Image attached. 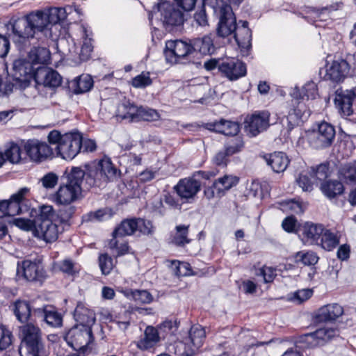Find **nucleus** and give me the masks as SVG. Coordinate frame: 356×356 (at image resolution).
<instances>
[{
	"instance_id": "f257e3e1",
	"label": "nucleus",
	"mask_w": 356,
	"mask_h": 356,
	"mask_svg": "<svg viewBox=\"0 0 356 356\" xmlns=\"http://www.w3.org/2000/svg\"><path fill=\"white\" fill-rule=\"evenodd\" d=\"M6 27L8 31L12 30V38L16 42L33 38L40 33L47 35L50 31L42 10L31 12L23 17L12 18Z\"/></svg>"
},
{
	"instance_id": "f03ea898",
	"label": "nucleus",
	"mask_w": 356,
	"mask_h": 356,
	"mask_svg": "<svg viewBox=\"0 0 356 356\" xmlns=\"http://www.w3.org/2000/svg\"><path fill=\"white\" fill-rule=\"evenodd\" d=\"M51 54L45 47H33L26 58H21L13 63V76L17 84L26 88L33 79L34 73L43 69L42 65L49 61Z\"/></svg>"
},
{
	"instance_id": "7ed1b4c3",
	"label": "nucleus",
	"mask_w": 356,
	"mask_h": 356,
	"mask_svg": "<svg viewBox=\"0 0 356 356\" xmlns=\"http://www.w3.org/2000/svg\"><path fill=\"white\" fill-rule=\"evenodd\" d=\"M84 177L85 172L81 168H72L67 182L60 185L54 195V202L60 205H68L76 201L81 193Z\"/></svg>"
},
{
	"instance_id": "20e7f679",
	"label": "nucleus",
	"mask_w": 356,
	"mask_h": 356,
	"mask_svg": "<svg viewBox=\"0 0 356 356\" xmlns=\"http://www.w3.org/2000/svg\"><path fill=\"white\" fill-rule=\"evenodd\" d=\"M19 334L22 337L19 350L21 356H47L38 326L33 323L24 325L19 328Z\"/></svg>"
},
{
	"instance_id": "39448f33",
	"label": "nucleus",
	"mask_w": 356,
	"mask_h": 356,
	"mask_svg": "<svg viewBox=\"0 0 356 356\" xmlns=\"http://www.w3.org/2000/svg\"><path fill=\"white\" fill-rule=\"evenodd\" d=\"M206 334L200 325L191 327L188 334L168 346V350L179 356H193L202 346Z\"/></svg>"
},
{
	"instance_id": "423d86ee",
	"label": "nucleus",
	"mask_w": 356,
	"mask_h": 356,
	"mask_svg": "<svg viewBox=\"0 0 356 356\" xmlns=\"http://www.w3.org/2000/svg\"><path fill=\"white\" fill-rule=\"evenodd\" d=\"M118 176V169L108 157H104L85 172L84 185L86 188L101 186Z\"/></svg>"
},
{
	"instance_id": "0eeeda50",
	"label": "nucleus",
	"mask_w": 356,
	"mask_h": 356,
	"mask_svg": "<svg viewBox=\"0 0 356 356\" xmlns=\"http://www.w3.org/2000/svg\"><path fill=\"white\" fill-rule=\"evenodd\" d=\"M204 3L213 9L219 19L218 35L222 38L232 35L237 24L230 5L224 0H204Z\"/></svg>"
},
{
	"instance_id": "6e6552de",
	"label": "nucleus",
	"mask_w": 356,
	"mask_h": 356,
	"mask_svg": "<svg viewBox=\"0 0 356 356\" xmlns=\"http://www.w3.org/2000/svg\"><path fill=\"white\" fill-rule=\"evenodd\" d=\"M136 231H137L136 219L123 220L113 232V238L108 243V247L113 253L118 257L127 253L129 246L124 236L132 235Z\"/></svg>"
},
{
	"instance_id": "1a4fd4ad",
	"label": "nucleus",
	"mask_w": 356,
	"mask_h": 356,
	"mask_svg": "<svg viewBox=\"0 0 356 356\" xmlns=\"http://www.w3.org/2000/svg\"><path fill=\"white\" fill-rule=\"evenodd\" d=\"M216 174L214 171H199L192 177L181 179L175 186V189L181 199L192 200L200 191L201 187L200 181L195 177L198 176L205 179H209L211 177H215Z\"/></svg>"
},
{
	"instance_id": "9d476101",
	"label": "nucleus",
	"mask_w": 356,
	"mask_h": 356,
	"mask_svg": "<svg viewBox=\"0 0 356 356\" xmlns=\"http://www.w3.org/2000/svg\"><path fill=\"white\" fill-rule=\"evenodd\" d=\"M65 340L75 350L84 353L93 341L92 329L76 325L66 332Z\"/></svg>"
},
{
	"instance_id": "9b49d317",
	"label": "nucleus",
	"mask_w": 356,
	"mask_h": 356,
	"mask_svg": "<svg viewBox=\"0 0 356 356\" xmlns=\"http://www.w3.org/2000/svg\"><path fill=\"white\" fill-rule=\"evenodd\" d=\"M177 5L170 3L168 1H162L154 8L152 16H149V20L152 19L153 15L156 17H161V20L163 24L171 26H179L184 22V14L177 8Z\"/></svg>"
},
{
	"instance_id": "f8f14e48",
	"label": "nucleus",
	"mask_w": 356,
	"mask_h": 356,
	"mask_svg": "<svg viewBox=\"0 0 356 356\" xmlns=\"http://www.w3.org/2000/svg\"><path fill=\"white\" fill-rule=\"evenodd\" d=\"M29 192V188L23 187L13 194L9 200L0 201V217L14 216L23 213V202Z\"/></svg>"
},
{
	"instance_id": "ddd939ff",
	"label": "nucleus",
	"mask_w": 356,
	"mask_h": 356,
	"mask_svg": "<svg viewBox=\"0 0 356 356\" xmlns=\"http://www.w3.org/2000/svg\"><path fill=\"white\" fill-rule=\"evenodd\" d=\"M23 149L32 162L40 163L53 156L52 148L46 143L36 139L24 143Z\"/></svg>"
},
{
	"instance_id": "4468645a",
	"label": "nucleus",
	"mask_w": 356,
	"mask_h": 356,
	"mask_svg": "<svg viewBox=\"0 0 356 356\" xmlns=\"http://www.w3.org/2000/svg\"><path fill=\"white\" fill-rule=\"evenodd\" d=\"M81 135L78 132L63 134V140L56 146L57 154L65 160L73 159L81 151Z\"/></svg>"
},
{
	"instance_id": "2eb2a0df",
	"label": "nucleus",
	"mask_w": 356,
	"mask_h": 356,
	"mask_svg": "<svg viewBox=\"0 0 356 356\" xmlns=\"http://www.w3.org/2000/svg\"><path fill=\"white\" fill-rule=\"evenodd\" d=\"M17 277L29 282L40 281L44 277V267L39 259L17 263Z\"/></svg>"
},
{
	"instance_id": "dca6fc26",
	"label": "nucleus",
	"mask_w": 356,
	"mask_h": 356,
	"mask_svg": "<svg viewBox=\"0 0 356 356\" xmlns=\"http://www.w3.org/2000/svg\"><path fill=\"white\" fill-rule=\"evenodd\" d=\"M335 136V130L330 124L322 122L309 137L310 145L316 149L329 146Z\"/></svg>"
},
{
	"instance_id": "f3484780",
	"label": "nucleus",
	"mask_w": 356,
	"mask_h": 356,
	"mask_svg": "<svg viewBox=\"0 0 356 356\" xmlns=\"http://www.w3.org/2000/svg\"><path fill=\"white\" fill-rule=\"evenodd\" d=\"M270 113L267 111H256L245 119V131L251 137H254L266 130L270 126Z\"/></svg>"
},
{
	"instance_id": "a211bd4d",
	"label": "nucleus",
	"mask_w": 356,
	"mask_h": 356,
	"mask_svg": "<svg viewBox=\"0 0 356 356\" xmlns=\"http://www.w3.org/2000/svg\"><path fill=\"white\" fill-rule=\"evenodd\" d=\"M192 52V46L182 40H169L165 43L164 55L165 60L170 64L179 62L181 58Z\"/></svg>"
},
{
	"instance_id": "6ab92c4d",
	"label": "nucleus",
	"mask_w": 356,
	"mask_h": 356,
	"mask_svg": "<svg viewBox=\"0 0 356 356\" xmlns=\"http://www.w3.org/2000/svg\"><path fill=\"white\" fill-rule=\"evenodd\" d=\"M67 222H49L35 224L33 235L47 243L57 240L59 234L63 232V225Z\"/></svg>"
},
{
	"instance_id": "aec40b11",
	"label": "nucleus",
	"mask_w": 356,
	"mask_h": 356,
	"mask_svg": "<svg viewBox=\"0 0 356 356\" xmlns=\"http://www.w3.org/2000/svg\"><path fill=\"white\" fill-rule=\"evenodd\" d=\"M219 71L229 80L235 81L246 74L245 65L234 58L222 59Z\"/></svg>"
},
{
	"instance_id": "412c9836",
	"label": "nucleus",
	"mask_w": 356,
	"mask_h": 356,
	"mask_svg": "<svg viewBox=\"0 0 356 356\" xmlns=\"http://www.w3.org/2000/svg\"><path fill=\"white\" fill-rule=\"evenodd\" d=\"M356 97V90L337 89L334 99V104L339 112L343 116H350L353 114V102Z\"/></svg>"
},
{
	"instance_id": "4be33fe9",
	"label": "nucleus",
	"mask_w": 356,
	"mask_h": 356,
	"mask_svg": "<svg viewBox=\"0 0 356 356\" xmlns=\"http://www.w3.org/2000/svg\"><path fill=\"white\" fill-rule=\"evenodd\" d=\"M348 63L343 59H338L327 63L325 66L324 79L332 82L339 83L344 80L349 72Z\"/></svg>"
},
{
	"instance_id": "5701e85b",
	"label": "nucleus",
	"mask_w": 356,
	"mask_h": 356,
	"mask_svg": "<svg viewBox=\"0 0 356 356\" xmlns=\"http://www.w3.org/2000/svg\"><path fill=\"white\" fill-rule=\"evenodd\" d=\"M238 181L237 177L226 175L216 180L211 186L205 188L204 194L208 200L215 197L216 194L220 195L226 191L229 190L236 186Z\"/></svg>"
},
{
	"instance_id": "b1692460",
	"label": "nucleus",
	"mask_w": 356,
	"mask_h": 356,
	"mask_svg": "<svg viewBox=\"0 0 356 356\" xmlns=\"http://www.w3.org/2000/svg\"><path fill=\"white\" fill-rule=\"evenodd\" d=\"M324 227L321 224L305 222L299 227V237L304 243L318 244Z\"/></svg>"
},
{
	"instance_id": "393cba45",
	"label": "nucleus",
	"mask_w": 356,
	"mask_h": 356,
	"mask_svg": "<svg viewBox=\"0 0 356 356\" xmlns=\"http://www.w3.org/2000/svg\"><path fill=\"white\" fill-rule=\"evenodd\" d=\"M339 335V330L332 327H322L304 336V341L311 347L321 345Z\"/></svg>"
},
{
	"instance_id": "a878e982",
	"label": "nucleus",
	"mask_w": 356,
	"mask_h": 356,
	"mask_svg": "<svg viewBox=\"0 0 356 356\" xmlns=\"http://www.w3.org/2000/svg\"><path fill=\"white\" fill-rule=\"evenodd\" d=\"M33 79L38 84L49 88H56L61 83L60 74L56 71L47 67L39 69V71H36L34 73Z\"/></svg>"
},
{
	"instance_id": "bb28decb",
	"label": "nucleus",
	"mask_w": 356,
	"mask_h": 356,
	"mask_svg": "<svg viewBox=\"0 0 356 356\" xmlns=\"http://www.w3.org/2000/svg\"><path fill=\"white\" fill-rule=\"evenodd\" d=\"M35 222L36 224L41 222H67L68 218H64L60 216L55 211L54 207L51 205L43 204L40 206L37 210H35Z\"/></svg>"
},
{
	"instance_id": "cd10ccee",
	"label": "nucleus",
	"mask_w": 356,
	"mask_h": 356,
	"mask_svg": "<svg viewBox=\"0 0 356 356\" xmlns=\"http://www.w3.org/2000/svg\"><path fill=\"white\" fill-rule=\"evenodd\" d=\"M74 316L78 323L76 325H81L91 329L96 321L94 311L82 303L77 305Z\"/></svg>"
},
{
	"instance_id": "c85d7f7f",
	"label": "nucleus",
	"mask_w": 356,
	"mask_h": 356,
	"mask_svg": "<svg viewBox=\"0 0 356 356\" xmlns=\"http://www.w3.org/2000/svg\"><path fill=\"white\" fill-rule=\"evenodd\" d=\"M138 106L123 97L117 105L115 116L118 119L133 122L136 120Z\"/></svg>"
},
{
	"instance_id": "c756f323",
	"label": "nucleus",
	"mask_w": 356,
	"mask_h": 356,
	"mask_svg": "<svg viewBox=\"0 0 356 356\" xmlns=\"http://www.w3.org/2000/svg\"><path fill=\"white\" fill-rule=\"evenodd\" d=\"M264 159H265L267 165L277 173L284 172L289 163L288 156L282 152H275L272 154L264 156Z\"/></svg>"
},
{
	"instance_id": "7c9ffc66",
	"label": "nucleus",
	"mask_w": 356,
	"mask_h": 356,
	"mask_svg": "<svg viewBox=\"0 0 356 356\" xmlns=\"http://www.w3.org/2000/svg\"><path fill=\"white\" fill-rule=\"evenodd\" d=\"M343 313V307L339 304H329L321 307L317 312V318L322 321H334Z\"/></svg>"
},
{
	"instance_id": "2f4dec72",
	"label": "nucleus",
	"mask_w": 356,
	"mask_h": 356,
	"mask_svg": "<svg viewBox=\"0 0 356 356\" xmlns=\"http://www.w3.org/2000/svg\"><path fill=\"white\" fill-rule=\"evenodd\" d=\"M232 34L238 47L247 48L250 45L251 31L246 21H240Z\"/></svg>"
},
{
	"instance_id": "473e14b6",
	"label": "nucleus",
	"mask_w": 356,
	"mask_h": 356,
	"mask_svg": "<svg viewBox=\"0 0 356 356\" xmlns=\"http://www.w3.org/2000/svg\"><path fill=\"white\" fill-rule=\"evenodd\" d=\"M159 341L157 330L148 326L144 332V336L137 342V346L140 350H147L154 346Z\"/></svg>"
},
{
	"instance_id": "72a5a7b5",
	"label": "nucleus",
	"mask_w": 356,
	"mask_h": 356,
	"mask_svg": "<svg viewBox=\"0 0 356 356\" xmlns=\"http://www.w3.org/2000/svg\"><path fill=\"white\" fill-rule=\"evenodd\" d=\"M42 10L50 29L52 25L59 23L67 17L65 8L51 7Z\"/></svg>"
},
{
	"instance_id": "f704fd0d",
	"label": "nucleus",
	"mask_w": 356,
	"mask_h": 356,
	"mask_svg": "<svg viewBox=\"0 0 356 356\" xmlns=\"http://www.w3.org/2000/svg\"><path fill=\"white\" fill-rule=\"evenodd\" d=\"M24 149H22L17 144L10 143L6 145L4 151V156L6 160L9 162L17 164L26 159V154L23 153Z\"/></svg>"
},
{
	"instance_id": "c9c22d12",
	"label": "nucleus",
	"mask_w": 356,
	"mask_h": 356,
	"mask_svg": "<svg viewBox=\"0 0 356 356\" xmlns=\"http://www.w3.org/2000/svg\"><path fill=\"white\" fill-rule=\"evenodd\" d=\"M339 243V236L337 234L324 227L318 241V244L325 250L330 251L335 248Z\"/></svg>"
},
{
	"instance_id": "e433bc0d",
	"label": "nucleus",
	"mask_w": 356,
	"mask_h": 356,
	"mask_svg": "<svg viewBox=\"0 0 356 356\" xmlns=\"http://www.w3.org/2000/svg\"><path fill=\"white\" fill-rule=\"evenodd\" d=\"M81 31L82 33L83 43L81 47L79 57L81 60H87L90 58L93 49L91 38L92 33L84 26L81 27Z\"/></svg>"
},
{
	"instance_id": "4c0bfd02",
	"label": "nucleus",
	"mask_w": 356,
	"mask_h": 356,
	"mask_svg": "<svg viewBox=\"0 0 356 356\" xmlns=\"http://www.w3.org/2000/svg\"><path fill=\"white\" fill-rule=\"evenodd\" d=\"M322 193L328 198H334L343 192V186L340 181H327L321 186Z\"/></svg>"
},
{
	"instance_id": "58836bf2",
	"label": "nucleus",
	"mask_w": 356,
	"mask_h": 356,
	"mask_svg": "<svg viewBox=\"0 0 356 356\" xmlns=\"http://www.w3.org/2000/svg\"><path fill=\"white\" fill-rule=\"evenodd\" d=\"M310 115L309 111L305 109V104L298 102L296 108L291 111L287 116L289 124L292 127L298 124Z\"/></svg>"
},
{
	"instance_id": "ea45409f",
	"label": "nucleus",
	"mask_w": 356,
	"mask_h": 356,
	"mask_svg": "<svg viewBox=\"0 0 356 356\" xmlns=\"http://www.w3.org/2000/svg\"><path fill=\"white\" fill-rule=\"evenodd\" d=\"M318 95V90L316 84L313 81H309L305 84L302 88L301 92L298 88H296L291 92V96L298 99L306 97L307 99H315Z\"/></svg>"
},
{
	"instance_id": "a19ab883",
	"label": "nucleus",
	"mask_w": 356,
	"mask_h": 356,
	"mask_svg": "<svg viewBox=\"0 0 356 356\" xmlns=\"http://www.w3.org/2000/svg\"><path fill=\"white\" fill-rule=\"evenodd\" d=\"M213 130L227 136L236 135L239 131V125L236 122L220 120L213 124Z\"/></svg>"
},
{
	"instance_id": "79ce46f5",
	"label": "nucleus",
	"mask_w": 356,
	"mask_h": 356,
	"mask_svg": "<svg viewBox=\"0 0 356 356\" xmlns=\"http://www.w3.org/2000/svg\"><path fill=\"white\" fill-rule=\"evenodd\" d=\"M192 51H198L202 54H209L213 50V43L211 35H204L193 41Z\"/></svg>"
},
{
	"instance_id": "37998d69",
	"label": "nucleus",
	"mask_w": 356,
	"mask_h": 356,
	"mask_svg": "<svg viewBox=\"0 0 356 356\" xmlns=\"http://www.w3.org/2000/svg\"><path fill=\"white\" fill-rule=\"evenodd\" d=\"M280 209L284 212L301 214L304 212L306 204L296 200H284L280 203Z\"/></svg>"
},
{
	"instance_id": "c03bdc74",
	"label": "nucleus",
	"mask_w": 356,
	"mask_h": 356,
	"mask_svg": "<svg viewBox=\"0 0 356 356\" xmlns=\"http://www.w3.org/2000/svg\"><path fill=\"white\" fill-rule=\"evenodd\" d=\"M15 314L17 320L22 323L26 322L31 316V307L28 302L18 300L15 303Z\"/></svg>"
},
{
	"instance_id": "a18cd8bd",
	"label": "nucleus",
	"mask_w": 356,
	"mask_h": 356,
	"mask_svg": "<svg viewBox=\"0 0 356 356\" xmlns=\"http://www.w3.org/2000/svg\"><path fill=\"white\" fill-rule=\"evenodd\" d=\"M339 177L346 184H356V164L343 165L339 170Z\"/></svg>"
},
{
	"instance_id": "49530a36",
	"label": "nucleus",
	"mask_w": 356,
	"mask_h": 356,
	"mask_svg": "<svg viewBox=\"0 0 356 356\" xmlns=\"http://www.w3.org/2000/svg\"><path fill=\"white\" fill-rule=\"evenodd\" d=\"M75 93H83L89 91L93 86V80L88 74L80 76L74 81Z\"/></svg>"
},
{
	"instance_id": "de8ad7c7",
	"label": "nucleus",
	"mask_w": 356,
	"mask_h": 356,
	"mask_svg": "<svg viewBox=\"0 0 356 356\" xmlns=\"http://www.w3.org/2000/svg\"><path fill=\"white\" fill-rule=\"evenodd\" d=\"M44 318L46 323L51 327H57L62 325V316L52 307L44 309Z\"/></svg>"
},
{
	"instance_id": "09e8293b",
	"label": "nucleus",
	"mask_w": 356,
	"mask_h": 356,
	"mask_svg": "<svg viewBox=\"0 0 356 356\" xmlns=\"http://www.w3.org/2000/svg\"><path fill=\"white\" fill-rule=\"evenodd\" d=\"M159 118L160 115L156 110L140 106L138 107V111L136 115L135 121H156L159 120Z\"/></svg>"
},
{
	"instance_id": "8fccbe9b",
	"label": "nucleus",
	"mask_w": 356,
	"mask_h": 356,
	"mask_svg": "<svg viewBox=\"0 0 356 356\" xmlns=\"http://www.w3.org/2000/svg\"><path fill=\"white\" fill-rule=\"evenodd\" d=\"M55 265L60 271L71 276H74L80 270L79 266L70 259H63Z\"/></svg>"
},
{
	"instance_id": "3c124183",
	"label": "nucleus",
	"mask_w": 356,
	"mask_h": 356,
	"mask_svg": "<svg viewBox=\"0 0 356 356\" xmlns=\"http://www.w3.org/2000/svg\"><path fill=\"white\" fill-rule=\"evenodd\" d=\"M297 263H301L305 266L315 265L318 260V256L312 251H300L295 255Z\"/></svg>"
},
{
	"instance_id": "603ef678",
	"label": "nucleus",
	"mask_w": 356,
	"mask_h": 356,
	"mask_svg": "<svg viewBox=\"0 0 356 356\" xmlns=\"http://www.w3.org/2000/svg\"><path fill=\"white\" fill-rule=\"evenodd\" d=\"M313 295V291L309 289H303L288 295L287 300L296 304L302 302L309 299Z\"/></svg>"
},
{
	"instance_id": "864d4df0",
	"label": "nucleus",
	"mask_w": 356,
	"mask_h": 356,
	"mask_svg": "<svg viewBox=\"0 0 356 356\" xmlns=\"http://www.w3.org/2000/svg\"><path fill=\"white\" fill-rule=\"evenodd\" d=\"M188 226L178 225L176 227V232L172 238V243L177 245H184L189 243L188 238Z\"/></svg>"
},
{
	"instance_id": "5fc2aeb1",
	"label": "nucleus",
	"mask_w": 356,
	"mask_h": 356,
	"mask_svg": "<svg viewBox=\"0 0 356 356\" xmlns=\"http://www.w3.org/2000/svg\"><path fill=\"white\" fill-rule=\"evenodd\" d=\"M12 332L8 327L0 323V350H6L12 343Z\"/></svg>"
},
{
	"instance_id": "6e6d98bb",
	"label": "nucleus",
	"mask_w": 356,
	"mask_h": 356,
	"mask_svg": "<svg viewBox=\"0 0 356 356\" xmlns=\"http://www.w3.org/2000/svg\"><path fill=\"white\" fill-rule=\"evenodd\" d=\"M127 296H131L136 302L143 304H149L153 300L151 293L146 290L131 291Z\"/></svg>"
},
{
	"instance_id": "4d7b16f0",
	"label": "nucleus",
	"mask_w": 356,
	"mask_h": 356,
	"mask_svg": "<svg viewBox=\"0 0 356 356\" xmlns=\"http://www.w3.org/2000/svg\"><path fill=\"white\" fill-rule=\"evenodd\" d=\"M12 224L23 231H31L33 233L36 223L35 219L32 220L24 218H15L13 220Z\"/></svg>"
},
{
	"instance_id": "13d9d810",
	"label": "nucleus",
	"mask_w": 356,
	"mask_h": 356,
	"mask_svg": "<svg viewBox=\"0 0 356 356\" xmlns=\"http://www.w3.org/2000/svg\"><path fill=\"white\" fill-rule=\"evenodd\" d=\"M243 147V140L240 137H236L229 140L225 145L227 155H233L241 151Z\"/></svg>"
},
{
	"instance_id": "bf43d9fd",
	"label": "nucleus",
	"mask_w": 356,
	"mask_h": 356,
	"mask_svg": "<svg viewBox=\"0 0 356 356\" xmlns=\"http://www.w3.org/2000/svg\"><path fill=\"white\" fill-rule=\"evenodd\" d=\"M152 79L149 72H142L131 80V85L136 88H145L151 85Z\"/></svg>"
},
{
	"instance_id": "052dcab7",
	"label": "nucleus",
	"mask_w": 356,
	"mask_h": 356,
	"mask_svg": "<svg viewBox=\"0 0 356 356\" xmlns=\"http://www.w3.org/2000/svg\"><path fill=\"white\" fill-rule=\"evenodd\" d=\"M99 264L104 275H108L115 266L113 259L106 254L99 256Z\"/></svg>"
},
{
	"instance_id": "680f3d73",
	"label": "nucleus",
	"mask_w": 356,
	"mask_h": 356,
	"mask_svg": "<svg viewBox=\"0 0 356 356\" xmlns=\"http://www.w3.org/2000/svg\"><path fill=\"white\" fill-rule=\"evenodd\" d=\"M300 225L297 221V219L293 216H290L285 218L282 223V227L284 231L289 233H298L299 234V227Z\"/></svg>"
},
{
	"instance_id": "e2e57ef3",
	"label": "nucleus",
	"mask_w": 356,
	"mask_h": 356,
	"mask_svg": "<svg viewBox=\"0 0 356 356\" xmlns=\"http://www.w3.org/2000/svg\"><path fill=\"white\" fill-rule=\"evenodd\" d=\"M172 265L175 266L174 272L177 276H188L192 274V270L188 263L175 261Z\"/></svg>"
},
{
	"instance_id": "0e129e2a",
	"label": "nucleus",
	"mask_w": 356,
	"mask_h": 356,
	"mask_svg": "<svg viewBox=\"0 0 356 356\" xmlns=\"http://www.w3.org/2000/svg\"><path fill=\"white\" fill-rule=\"evenodd\" d=\"M113 215L111 209L105 208L90 213V219L92 220L104 221L110 219Z\"/></svg>"
},
{
	"instance_id": "69168bd1",
	"label": "nucleus",
	"mask_w": 356,
	"mask_h": 356,
	"mask_svg": "<svg viewBox=\"0 0 356 356\" xmlns=\"http://www.w3.org/2000/svg\"><path fill=\"white\" fill-rule=\"evenodd\" d=\"M13 83L8 81H3L2 77L0 76V97L7 95L10 93L14 87L23 88L19 85L17 84L13 75Z\"/></svg>"
},
{
	"instance_id": "338daca9",
	"label": "nucleus",
	"mask_w": 356,
	"mask_h": 356,
	"mask_svg": "<svg viewBox=\"0 0 356 356\" xmlns=\"http://www.w3.org/2000/svg\"><path fill=\"white\" fill-rule=\"evenodd\" d=\"M58 177L54 172H49L40 179V182L46 189H52L57 184Z\"/></svg>"
},
{
	"instance_id": "774afa93",
	"label": "nucleus",
	"mask_w": 356,
	"mask_h": 356,
	"mask_svg": "<svg viewBox=\"0 0 356 356\" xmlns=\"http://www.w3.org/2000/svg\"><path fill=\"white\" fill-rule=\"evenodd\" d=\"M137 230L143 234H149L152 232L153 226L150 221L143 219H136Z\"/></svg>"
}]
</instances>
